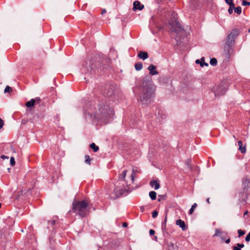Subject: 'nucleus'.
I'll return each instance as SVG.
<instances>
[{"label": "nucleus", "instance_id": "nucleus-1", "mask_svg": "<svg viewBox=\"0 0 250 250\" xmlns=\"http://www.w3.org/2000/svg\"><path fill=\"white\" fill-rule=\"evenodd\" d=\"M139 172L137 169L133 168L131 172L128 174V170H124L119 175V180L117 182L113 192L116 197H118L131 191L133 188L131 185L133 183L135 175Z\"/></svg>", "mask_w": 250, "mask_h": 250}, {"label": "nucleus", "instance_id": "nucleus-2", "mask_svg": "<svg viewBox=\"0 0 250 250\" xmlns=\"http://www.w3.org/2000/svg\"><path fill=\"white\" fill-rule=\"evenodd\" d=\"M140 90V102L143 105H147L154 97L155 91V86L150 76H146L143 79Z\"/></svg>", "mask_w": 250, "mask_h": 250}, {"label": "nucleus", "instance_id": "nucleus-3", "mask_svg": "<svg viewBox=\"0 0 250 250\" xmlns=\"http://www.w3.org/2000/svg\"><path fill=\"white\" fill-rule=\"evenodd\" d=\"M88 113L93 116L98 120L106 123L107 119L113 114L112 109L105 102H100L91 108Z\"/></svg>", "mask_w": 250, "mask_h": 250}, {"label": "nucleus", "instance_id": "nucleus-4", "mask_svg": "<svg viewBox=\"0 0 250 250\" xmlns=\"http://www.w3.org/2000/svg\"><path fill=\"white\" fill-rule=\"evenodd\" d=\"M239 31L237 29L233 30L228 37V39L226 43L224 50V54H223L222 57L223 60V62H227L231 61L230 59L231 55L233 51L232 46L234 42L235 38L238 35Z\"/></svg>", "mask_w": 250, "mask_h": 250}, {"label": "nucleus", "instance_id": "nucleus-5", "mask_svg": "<svg viewBox=\"0 0 250 250\" xmlns=\"http://www.w3.org/2000/svg\"><path fill=\"white\" fill-rule=\"evenodd\" d=\"M88 204L85 200L74 201L73 203V210L74 212L83 217L88 213Z\"/></svg>", "mask_w": 250, "mask_h": 250}, {"label": "nucleus", "instance_id": "nucleus-6", "mask_svg": "<svg viewBox=\"0 0 250 250\" xmlns=\"http://www.w3.org/2000/svg\"><path fill=\"white\" fill-rule=\"evenodd\" d=\"M171 17L168 21V28L172 32H174L177 34L182 33L183 32V29L181 28L179 22L178 21L177 14L176 13L172 12L171 13Z\"/></svg>", "mask_w": 250, "mask_h": 250}, {"label": "nucleus", "instance_id": "nucleus-7", "mask_svg": "<svg viewBox=\"0 0 250 250\" xmlns=\"http://www.w3.org/2000/svg\"><path fill=\"white\" fill-rule=\"evenodd\" d=\"M227 84L226 82H222L220 84L215 85L213 87L212 90L215 96L223 95L227 91Z\"/></svg>", "mask_w": 250, "mask_h": 250}, {"label": "nucleus", "instance_id": "nucleus-8", "mask_svg": "<svg viewBox=\"0 0 250 250\" xmlns=\"http://www.w3.org/2000/svg\"><path fill=\"white\" fill-rule=\"evenodd\" d=\"M176 225L179 226L183 231L186 230L187 229L185 222L181 219L177 220L176 221Z\"/></svg>", "mask_w": 250, "mask_h": 250}, {"label": "nucleus", "instance_id": "nucleus-9", "mask_svg": "<svg viewBox=\"0 0 250 250\" xmlns=\"http://www.w3.org/2000/svg\"><path fill=\"white\" fill-rule=\"evenodd\" d=\"M144 8V5L141 4L139 1H135L133 3V10H142Z\"/></svg>", "mask_w": 250, "mask_h": 250}, {"label": "nucleus", "instance_id": "nucleus-10", "mask_svg": "<svg viewBox=\"0 0 250 250\" xmlns=\"http://www.w3.org/2000/svg\"><path fill=\"white\" fill-rule=\"evenodd\" d=\"M148 69L149 71V74L151 75H156L158 73V71L156 70V67L153 65H150L148 67Z\"/></svg>", "mask_w": 250, "mask_h": 250}, {"label": "nucleus", "instance_id": "nucleus-11", "mask_svg": "<svg viewBox=\"0 0 250 250\" xmlns=\"http://www.w3.org/2000/svg\"><path fill=\"white\" fill-rule=\"evenodd\" d=\"M97 61L104 62L106 61L107 58L106 56L104 55L102 53H99L96 57Z\"/></svg>", "mask_w": 250, "mask_h": 250}, {"label": "nucleus", "instance_id": "nucleus-12", "mask_svg": "<svg viewBox=\"0 0 250 250\" xmlns=\"http://www.w3.org/2000/svg\"><path fill=\"white\" fill-rule=\"evenodd\" d=\"M138 57L140 59H141L143 60H145V59L148 58V54L146 52L141 51L138 54Z\"/></svg>", "mask_w": 250, "mask_h": 250}, {"label": "nucleus", "instance_id": "nucleus-13", "mask_svg": "<svg viewBox=\"0 0 250 250\" xmlns=\"http://www.w3.org/2000/svg\"><path fill=\"white\" fill-rule=\"evenodd\" d=\"M150 185L152 187H154V189H156V190L160 188V184L156 180V181L155 180H153V181H150Z\"/></svg>", "mask_w": 250, "mask_h": 250}, {"label": "nucleus", "instance_id": "nucleus-14", "mask_svg": "<svg viewBox=\"0 0 250 250\" xmlns=\"http://www.w3.org/2000/svg\"><path fill=\"white\" fill-rule=\"evenodd\" d=\"M95 66V63H85L84 66L87 68V71L89 72H92Z\"/></svg>", "mask_w": 250, "mask_h": 250}, {"label": "nucleus", "instance_id": "nucleus-15", "mask_svg": "<svg viewBox=\"0 0 250 250\" xmlns=\"http://www.w3.org/2000/svg\"><path fill=\"white\" fill-rule=\"evenodd\" d=\"M238 145L239 146V150H240L241 152V153H245L246 151V148L245 146L243 147V143L241 141H239L238 142Z\"/></svg>", "mask_w": 250, "mask_h": 250}, {"label": "nucleus", "instance_id": "nucleus-16", "mask_svg": "<svg viewBox=\"0 0 250 250\" xmlns=\"http://www.w3.org/2000/svg\"><path fill=\"white\" fill-rule=\"evenodd\" d=\"M225 234H226V233L225 232L222 231L219 229H216L215 230V233L214 235V236H219L222 237Z\"/></svg>", "mask_w": 250, "mask_h": 250}, {"label": "nucleus", "instance_id": "nucleus-17", "mask_svg": "<svg viewBox=\"0 0 250 250\" xmlns=\"http://www.w3.org/2000/svg\"><path fill=\"white\" fill-rule=\"evenodd\" d=\"M35 101H34V100H33V99H32L31 100H30L29 101H28L25 105L27 107H31L32 106H33L34 104H35Z\"/></svg>", "mask_w": 250, "mask_h": 250}, {"label": "nucleus", "instance_id": "nucleus-18", "mask_svg": "<svg viewBox=\"0 0 250 250\" xmlns=\"http://www.w3.org/2000/svg\"><path fill=\"white\" fill-rule=\"evenodd\" d=\"M90 147L91 148L93 149V150L94 152H97L99 149V147L98 146H96L95 143H93L90 145Z\"/></svg>", "mask_w": 250, "mask_h": 250}, {"label": "nucleus", "instance_id": "nucleus-19", "mask_svg": "<svg viewBox=\"0 0 250 250\" xmlns=\"http://www.w3.org/2000/svg\"><path fill=\"white\" fill-rule=\"evenodd\" d=\"M156 192L151 191L149 193V196L152 200H155L156 198Z\"/></svg>", "mask_w": 250, "mask_h": 250}, {"label": "nucleus", "instance_id": "nucleus-20", "mask_svg": "<svg viewBox=\"0 0 250 250\" xmlns=\"http://www.w3.org/2000/svg\"><path fill=\"white\" fill-rule=\"evenodd\" d=\"M84 158L85 163L89 165H90V162L92 159L90 158V156L88 155H86L84 157Z\"/></svg>", "mask_w": 250, "mask_h": 250}, {"label": "nucleus", "instance_id": "nucleus-21", "mask_svg": "<svg viewBox=\"0 0 250 250\" xmlns=\"http://www.w3.org/2000/svg\"><path fill=\"white\" fill-rule=\"evenodd\" d=\"M197 205L196 203H194L193 205H192L191 208L190 209L189 211V214H192L193 213L194 209L197 207Z\"/></svg>", "mask_w": 250, "mask_h": 250}, {"label": "nucleus", "instance_id": "nucleus-22", "mask_svg": "<svg viewBox=\"0 0 250 250\" xmlns=\"http://www.w3.org/2000/svg\"><path fill=\"white\" fill-rule=\"evenodd\" d=\"M135 67L137 70H140L143 68L142 63H135Z\"/></svg>", "mask_w": 250, "mask_h": 250}, {"label": "nucleus", "instance_id": "nucleus-23", "mask_svg": "<svg viewBox=\"0 0 250 250\" xmlns=\"http://www.w3.org/2000/svg\"><path fill=\"white\" fill-rule=\"evenodd\" d=\"M234 12L238 14H240L241 13L242 9L240 6H238L237 7L234 8Z\"/></svg>", "mask_w": 250, "mask_h": 250}, {"label": "nucleus", "instance_id": "nucleus-24", "mask_svg": "<svg viewBox=\"0 0 250 250\" xmlns=\"http://www.w3.org/2000/svg\"><path fill=\"white\" fill-rule=\"evenodd\" d=\"M12 91V89L9 86H6L4 89V93L11 92Z\"/></svg>", "mask_w": 250, "mask_h": 250}, {"label": "nucleus", "instance_id": "nucleus-25", "mask_svg": "<svg viewBox=\"0 0 250 250\" xmlns=\"http://www.w3.org/2000/svg\"><path fill=\"white\" fill-rule=\"evenodd\" d=\"M226 2L228 4L229 6H234V4L233 3L232 0H225Z\"/></svg>", "mask_w": 250, "mask_h": 250}, {"label": "nucleus", "instance_id": "nucleus-26", "mask_svg": "<svg viewBox=\"0 0 250 250\" xmlns=\"http://www.w3.org/2000/svg\"><path fill=\"white\" fill-rule=\"evenodd\" d=\"M10 164L12 166H14L15 165V159L13 157H11L10 158Z\"/></svg>", "mask_w": 250, "mask_h": 250}, {"label": "nucleus", "instance_id": "nucleus-27", "mask_svg": "<svg viewBox=\"0 0 250 250\" xmlns=\"http://www.w3.org/2000/svg\"><path fill=\"white\" fill-rule=\"evenodd\" d=\"M242 4L243 6L250 5V2L247 1L246 0H243Z\"/></svg>", "mask_w": 250, "mask_h": 250}, {"label": "nucleus", "instance_id": "nucleus-28", "mask_svg": "<svg viewBox=\"0 0 250 250\" xmlns=\"http://www.w3.org/2000/svg\"><path fill=\"white\" fill-rule=\"evenodd\" d=\"M238 234H239V236L240 237L242 235H243L244 234H245V231H243L241 229H239L238 230Z\"/></svg>", "mask_w": 250, "mask_h": 250}, {"label": "nucleus", "instance_id": "nucleus-29", "mask_svg": "<svg viewBox=\"0 0 250 250\" xmlns=\"http://www.w3.org/2000/svg\"><path fill=\"white\" fill-rule=\"evenodd\" d=\"M158 214V213L157 211H153L152 213V216L153 218H156Z\"/></svg>", "mask_w": 250, "mask_h": 250}, {"label": "nucleus", "instance_id": "nucleus-30", "mask_svg": "<svg viewBox=\"0 0 250 250\" xmlns=\"http://www.w3.org/2000/svg\"><path fill=\"white\" fill-rule=\"evenodd\" d=\"M234 8V6H229V9H228V12L229 13V14H231L232 13V12H233V9Z\"/></svg>", "mask_w": 250, "mask_h": 250}, {"label": "nucleus", "instance_id": "nucleus-31", "mask_svg": "<svg viewBox=\"0 0 250 250\" xmlns=\"http://www.w3.org/2000/svg\"><path fill=\"white\" fill-rule=\"evenodd\" d=\"M186 165H187V166L188 168H189V169H191V167L189 160H187L186 162Z\"/></svg>", "mask_w": 250, "mask_h": 250}, {"label": "nucleus", "instance_id": "nucleus-32", "mask_svg": "<svg viewBox=\"0 0 250 250\" xmlns=\"http://www.w3.org/2000/svg\"><path fill=\"white\" fill-rule=\"evenodd\" d=\"M245 240L247 242H249L250 241V232L246 236Z\"/></svg>", "mask_w": 250, "mask_h": 250}, {"label": "nucleus", "instance_id": "nucleus-33", "mask_svg": "<svg viewBox=\"0 0 250 250\" xmlns=\"http://www.w3.org/2000/svg\"><path fill=\"white\" fill-rule=\"evenodd\" d=\"M4 125L3 121L0 118V129L3 127Z\"/></svg>", "mask_w": 250, "mask_h": 250}, {"label": "nucleus", "instance_id": "nucleus-34", "mask_svg": "<svg viewBox=\"0 0 250 250\" xmlns=\"http://www.w3.org/2000/svg\"><path fill=\"white\" fill-rule=\"evenodd\" d=\"M33 100H34L35 103H39L41 101V99L39 97H37L35 99H33Z\"/></svg>", "mask_w": 250, "mask_h": 250}, {"label": "nucleus", "instance_id": "nucleus-35", "mask_svg": "<svg viewBox=\"0 0 250 250\" xmlns=\"http://www.w3.org/2000/svg\"><path fill=\"white\" fill-rule=\"evenodd\" d=\"M209 62H217V60L216 58H213L210 59Z\"/></svg>", "mask_w": 250, "mask_h": 250}, {"label": "nucleus", "instance_id": "nucleus-36", "mask_svg": "<svg viewBox=\"0 0 250 250\" xmlns=\"http://www.w3.org/2000/svg\"><path fill=\"white\" fill-rule=\"evenodd\" d=\"M149 234L150 235H153L155 234V231L153 229H150L149 230Z\"/></svg>", "mask_w": 250, "mask_h": 250}, {"label": "nucleus", "instance_id": "nucleus-37", "mask_svg": "<svg viewBox=\"0 0 250 250\" xmlns=\"http://www.w3.org/2000/svg\"><path fill=\"white\" fill-rule=\"evenodd\" d=\"M201 67H203L205 66H208V63H199Z\"/></svg>", "mask_w": 250, "mask_h": 250}, {"label": "nucleus", "instance_id": "nucleus-38", "mask_svg": "<svg viewBox=\"0 0 250 250\" xmlns=\"http://www.w3.org/2000/svg\"><path fill=\"white\" fill-rule=\"evenodd\" d=\"M237 246L239 248H242L244 247V244H239L238 243L237 244Z\"/></svg>", "mask_w": 250, "mask_h": 250}, {"label": "nucleus", "instance_id": "nucleus-39", "mask_svg": "<svg viewBox=\"0 0 250 250\" xmlns=\"http://www.w3.org/2000/svg\"><path fill=\"white\" fill-rule=\"evenodd\" d=\"M233 250H241L240 248H239L236 246H234L233 247Z\"/></svg>", "mask_w": 250, "mask_h": 250}, {"label": "nucleus", "instance_id": "nucleus-40", "mask_svg": "<svg viewBox=\"0 0 250 250\" xmlns=\"http://www.w3.org/2000/svg\"><path fill=\"white\" fill-rule=\"evenodd\" d=\"M1 158L2 159H8L9 158V157H8V156H5V155H2V156H1Z\"/></svg>", "mask_w": 250, "mask_h": 250}, {"label": "nucleus", "instance_id": "nucleus-41", "mask_svg": "<svg viewBox=\"0 0 250 250\" xmlns=\"http://www.w3.org/2000/svg\"><path fill=\"white\" fill-rule=\"evenodd\" d=\"M200 62H205V58L204 57H202L201 59H200Z\"/></svg>", "mask_w": 250, "mask_h": 250}, {"label": "nucleus", "instance_id": "nucleus-42", "mask_svg": "<svg viewBox=\"0 0 250 250\" xmlns=\"http://www.w3.org/2000/svg\"><path fill=\"white\" fill-rule=\"evenodd\" d=\"M105 13H106L105 9H103L102 11V12H101V14L103 15V14H104Z\"/></svg>", "mask_w": 250, "mask_h": 250}, {"label": "nucleus", "instance_id": "nucleus-43", "mask_svg": "<svg viewBox=\"0 0 250 250\" xmlns=\"http://www.w3.org/2000/svg\"><path fill=\"white\" fill-rule=\"evenodd\" d=\"M127 223H126V222H124V223L123 224V227H127Z\"/></svg>", "mask_w": 250, "mask_h": 250}, {"label": "nucleus", "instance_id": "nucleus-44", "mask_svg": "<svg viewBox=\"0 0 250 250\" xmlns=\"http://www.w3.org/2000/svg\"><path fill=\"white\" fill-rule=\"evenodd\" d=\"M167 220V216H166V217H165V220H164V225H165V226H166V224Z\"/></svg>", "mask_w": 250, "mask_h": 250}, {"label": "nucleus", "instance_id": "nucleus-45", "mask_svg": "<svg viewBox=\"0 0 250 250\" xmlns=\"http://www.w3.org/2000/svg\"><path fill=\"white\" fill-rule=\"evenodd\" d=\"M229 242H230V239H229V238L226 241V243H227V244L229 243Z\"/></svg>", "mask_w": 250, "mask_h": 250}, {"label": "nucleus", "instance_id": "nucleus-46", "mask_svg": "<svg viewBox=\"0 0 250 250\" xmlns=\"http://www.w3.org/2000/svg\"><path fill=\"white\" fill-rule=\"evenodd\" d=\"M195 62H200V60L197 59V60H196L195 61Z\"/></svg>", "mask_w": 250, "mask_h": 250}, {"label": "nucleus", "instance_id": "nucleus-47", "mask_svg": "<svg viewBox=\"0 0 250 250\" xmlns=\"http://www.w3.org/2000/svg\"><path fill=\"white\" fill-rule=\"evenodd\" d=\"M55 221L54 220H53V221H51V223L52 224V225H54L55 224Z\"/></svg>", "mask_w": 250, "mask_h": 250}, {"label": "nucleus", "instance_id": "nucleus-48", "mask_svg": "<svg viewBox=\"0 0 250 250\" xmlns=\"http://www.w3.org/2000/svg\"><path fill=\"white\" fill-rule=\"evenodd\" d=\"M207 202L208 204H209L210 203V202H209V198H208L207 199Z\"/></svg>", "mask_w": 250, "mask_h": 250}, {"label": "nucleus", "instance_id": "nucleus-49", "mask_svg": "<svg viewBox=\"0 0 250 250\" xmlns=\"http://www.w3.org/2000/svg\"><path fill=\"white\" fill-rule=\"evenodd\" d=\"M248 213V211H246L244 212V216H245V215H247Z\"/></svg>", "mask_w": 250, "mask_h": 250}, {"label": "nucleus", "instance_id": "nucleus-50", "mask_svg": "<svg viewBox=\"0 0 250 250\" xmlns=\"http://www.w3.org/2000/svg\"><path fill=\"white\" fill-rule=\"evenodd\" d=\"M114 51V50H112V49H110V54H111L112 52H113Z\"/></svg>", "mask_w": 250, "mask_h": 250}, {"label": "nucleus", "instance_id": "nucleus-51", "mask_svg": "<svg viewBox=\"0 0 250 250\" xmlns=\"http://www.w3.org/2000/svg\"><path fill=\"white\" fill-rule=\"evenodd\" d=\"M212 66H215L217 63H210Z\"/></svg>", "mask_w": 250, "mask_h": 250}, {"label": "nucleus", "instance_id": "nucleus-52", "mask_svg": "<svg viewBox=\"0 0 250 250\" xmlns=\"http://www.w3.org/2000/svg\"><path fill=\"white\" fill-rule=\"evenodd\" d=\"M170 245H171V246H172V247H174V245L173 244H171V243H170Z\"/></svg>", "mask_w": 250, "mask_h": 250}, {"label": "nucleus", "instance_id": "nucleus-53", "mask_svg": "<svg viewBox=\"0 0 250 250\" xmlns=\"http://www.w3.org/2000/svg\"><path fill=\"white\" fill-rule=\"evenodd\" d=\"M249 32H250V28L249 29Z\"/></svg>", "mask_w": 250, "mask_h": 250}, {"label": "nucleus", "instance_id": "nucleus-54", "mask_svg": "<svg viewBox=\"0 0 250 250\" xmlns=\"http://www.w3.org/2000/svg\"><path fill=\"white\" fill-rule=\"evenodd\" d=\"M158 201H161V199H158Z\"/></svg>", "mask_w": 250, "mask_h": 250}, {"label": "nucleus", "instance_id": "nucleus-55", "mask_svg": "<svg viewBox=\"0 0 250 250\" xmlns=\"http://www.w3.org/2000/svg\"><path fill=\"white\" fill-rule=\"evenodd\" d=\"M1 208V204L0 203V208Z\"/></svg>", "mask_w": 250, "mask_h": 250}]
</instances>
